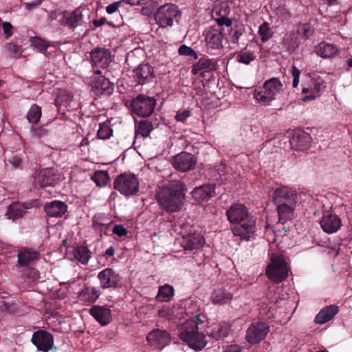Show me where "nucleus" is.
Instances as JSON below:
<instances>
[{
  "mask_svg": "<svg viewBox=\"0 0 352 352\" xmlns=\"http://www.w3.org/2000/svg\"><path fill=\"white\" fill-rule=\"evenodd\" d=\"M185 186L181 181H173L160 188L155 198L160 207L169 212L182 209L185 199Z\"/></svg>",
  "mask_w": 352,
  "mask_h": 352,
  "instance_id": "obj_1",
  "label": "nucleus"
},
{
  "mask_svg": "<svg viewBox=\"0 0 352 352\" xmlns=\"http://www.w3.org/2000/svg\"><path fill=\"white\" fill-rule=\"evenodd\" d=\"M203 321L199 316L187 321L182 328L180 339L195 351L202 350L206 345L207 341L205 335L199 331V324Z\"/></svg>",
  "mask_w": 352,
  "mask_h": 352,
  "instance_id": "obj_2",
  "label": "nucleus"
},
{
  "mask_svg": "<svg viewBox=\"0 0 352 352\" xmlns=\"http://www.w3.org/2000/svg\"><path fill=\"white\" fill-rule=\"evenodd\" d=\"M283 92V85L278 78H271L263 85V89L254 91V98L261 105L268 106Z\"/></svg>",
  "mask_w": 352,
  "mask_h": 352,
  "instance_id": "obj_3",
  "label": "nucleus"
},
{
  "mask_svg": "<svg viewBox=\"0 0 352 352\" xmlns=\"http://www.w3.org/2000/svg\"><path fill=\"white\" fill-rule=\"evenodd\" d=\"M267 278L274 283L283 281L289 274V267L282 255L273 254L266 267Z\"/></svg>",
  "mask_w": 352,
  "mask_h": 352,
  "instance_id": "obj_4",
  "label": "nucleus"
},
{
  "mask_svg": "<svg viewBox=\"0 0 352 352\" xmlns=\"http://www.w3.org/2000/svg\"><path fill=\"white\" fill-rule=\"evenodd\" d=\"M82 16V10L80 7L72 12L56 10L51 11L49 14V18L51 21L56 20L60 24L70 28L80 25L83 22Z\"/></svg>",
  "mask_w": 352,
  "mask_h": 352,
  "instance_id": "obj_5",
  "label": "nucleus"
},
{
  "mask_svg": "<svg viewBox=\"0 0 352 352\" xmlns=\"http://www.w3.org/2000/svg\"><path fill=\"white\" fill-rule=\"evenodd\" d=\"M180 16L181 12L178 6L173 3L160 6L155 14V21L162 28L173 26L174 21H178Z\"/></svg>",
  "mask_w": 352,
  "mask_h": 352,
  "instance_id": "obj_6",
  "label": "nucleus"
},
{
  "mask_svg": "<svg viewBox=\"0 0 352 352\" xmlns=\"http://www.w3.org/2000/svg\"><path fill=\"white\" fill-rule=\"evenodd\" d=\"M114 187L120 193L129 196L138 192L139 181L132 174H122L114 182Z\"/></svg>",
  "mask_w": 352,
  "mask_h": 352,
  "instance_id": "obj_7",
  "label": "nucleus"
},
{
  "mask_svg": "<svg viewBox=\"0 0 352 352\" xmlns=\"http://www.w3.org/2000/svg\"><path fill=\"white\" fill-rule=\"evenodd\" d=\"M156 101L153 97L139 95L131 102L132 111L140 116H149L153 111Z\"/></svg>",
  "mask_w": 352,
  "mask_h": 352,
  "instance_id": "obj_8",
  "label": "nucleus"
},
{
  "mask_svg": "<svg viewBox=\"0 0 352 352\" xmlns=\"http://www.w3.org/2000/svg\"><path fill=\"white\" fill-rule=\"evenodd\" d=\"M326 88V82L321 76L314 74L312 75L308 87L302 88V93L308 94L303 98L304 101L313 100L320 96Z\"/></svg>",
  "mask_w": 352,
  "mask_h": 352,
  "instance_id": "obj_9",
  "label": "nucleus"
},
{
  "mask_svg": "<svg viewBox=\"0 0 352 352\" xmlns=\"http://www.w3.org/2000/svg\"><path fill=\"white\" fill-rule=\"evenodd\" d=\"M273 198L275 204L296 206L298 202L296 191L286 186L277 188L274 192Z\"/></svg>",
  "mask_w": 352,
  "mask_h": 352,
  "instance_id": "obj_10",
  "label": "nucleus"
},
{
  "mask_svg": "<svg viewBox=\"0 0 352 352\" xmlns=\"http://www.w3.org/2000/svg\"><path fill=\"white\" fill-rule=\"evenodd\" d=\"M61 179V175L53 168L42 169L35 178L36 184L42 187L54 186Z\"/></svg>",
  "mask_w": 352,
  "mask_h": 352,
  "instance_id": "obj_11",
  "label": "nucleus"
},
{
  "mask_svg": "<svg viewBox=\"0 0 352 352\" xmlns=\"http://www.w3.org/2000/svg\"><path fill=\"white\" fill-rule=\"evenodd\" d=\"M172 164L177 170L185 172L195 168L197 159L189 153L182 152L174 157Z\"/></svg>",
  "mask_w": 352,
  "mask_h": 352,
  "instance_id": "obj_12",
  "label": "nucleus"
},
{
  "mask_svg": "<svg viewBox=\"0 0 352 352\" xmlns=\"http://www.w3.org/2000/svg\"><path fill=\"white\" fill-rule=\"evenodd\" d=\"M269 331V327L264 322L251 324L246 332V340L250 344H256L263 340Z\"/></svg>",
  "mask_w": 352,
  "mask_h": 352,
  "instance_id": "obj_13",
  "label": "nucleus"
},
{
  "mask_svg": "<svg viewBox=\"0 0 352 352\" xmlns=\"http://www.w3.org/2000/svg\"><path fill=\"white\" fill-rule=\"evenodd\" d=\"M32 342L38 350L48 352L53 346L54 338L49 332L40 330L32 335Z\"/></svg>",
  "mask_w": 352,
  "mask_h": 352,
  "instance_id": "obj_14",
  "label": "nucleus"
},
{
  "mask_svg": "<svg viewBox=\"0 0 352 352\" xmlns=\"http://www.w3.org/2000/svg\"><path fill=\"white\" fill-rule=\"evenodd\" d=\"M205 42L209 49H219L222 47L223 35L221 28L209 27L204 31Z\"/></svg>",
  "mask_w": 352,
  "mask_h": 352,
  "instance_id": "obj_15",
  "label": "nucleus"
},
{
  "mask_svg": "<svg viewBox=\"0 0 352 352\" xmlns=\"http://www.w3.org/2000/svg\"><path fill=\"white\" fill-rule=\"evenodd\" d=\"M146 340L151 347L162 349L170 342V338L167 331L157 329L151 331Z\"/></svg>",
  "mask_w": 352,
  "mask_h": 352,
  "instance_id": "obj_16",
  "label": "nucleus"
},
{
  "mask_svg": "<svg viewBox=\"0 0 352 352\" xmlns=\"http://www.w3.org/2000/svg\"><path fill=\"white\" fill-rule=\"evenodd\" d=\"M226 215L228 221L234 225L242 223L249 218L247 208L241 204H232L227 210Z\"/></svg>",
  "mask_w": 352,
  "mask_h": 352,
  "instance_id": "obj_17",
  "label": "nucleus"
},
{
  "mask_svg": "<svg viewBox=\"0 0 352 352\" xmlns=\"http://www.w3.org/2000/svg\"><path fill=\"white\" fill-rule=\"evenodd\" d=\"M98 278L102 288L116 287L120 281V276L111 268H106L98 273Z\"/></svg>",
  "mask_w": 352,
  "mask_h": 352,
  "instance_id": "obj_18",
  "label": "nucleus"
},
{
  "mask_svg": "<svg viewBox=\"0 0 352 352\" xmlns=\"http://www.w3.org/2000/svg\"><path fill=\"white\" fill-rule=\"evenodd\" d=\"M291 146L297 151L307 150L311 142L310 135L303 131H296L290 139Z\"/></svg>",
  "mask_w": 352,
  "mask_h": 352,
  "instance_id": "obj_19",
  "label": "nucleus"
},
{
  "mask_svg": "<svg viewBox=\"0 0 352 352\" xmlns=\"http://www.w3.org/2000/svg\"><path fill=\"white\" fill-rule=\"evenodd\" d=\"M255 223L252 219H247L242 223H236L232 228V233L243 239L248 240L254 232Z\"/></svg>",
  "mask_w": 352,
  "mask_h": 352,
  "instance_id": "obj_20",
  "label": "nucleus"
},
{
  "mask_svg": "<svg viewBox=\"0 0 352 352\" xmlns=\"http://www.w3.org/2000/svg\"><path fill=\"white\" fill-rule=\"evenodd\" d=\"M204 243L203 236L199 233H190L185 235L181 240V245L185 250H193L201 248Z\"/></svg>",
  "mask_w": 352,
  "mask_h": 352,
  "instance_id": "obj_21",
  "label": "nucleus"
},
{
  "mask_svg": "<svg viewBox=\"0 0 352 352\" xmlns=\"http://www.w3.org/2000/svg\"><path fill=\"white\" fill-rule=\"evenodd\" d=\"M94 72L97 76L94 78L92 81V89L96 90L97 94L111 93L113 89V85L109 80L101 75V72L99 69L96 70Z\"/></svg>",
  "mask_w": 352,
  "mask_h": 352,
  "instance_id": "obj_22",
  "label": "nucleus"
},
{
  "mask_svg": "<svg viewBox=\"0 0 352 352\" xmlns=\"http://www.w3.org/2000/svg\"><path fill=\"white\" fill-rule=\"evenodd\" d=\"M17 258V263L21 267H25L38 260L39 253L31 249L22 248L19 250Z\"/></svg>",
  "mask_w": 352,
  "mask_h": 352,
  "instance_id": "obj_23",
  "label": "nucleus"
},
{
  "mask_svg": "<svg viewBox=\"0 0 352 352\" xmlns=\"http://www.w3.org/2000/svg\"><path fill=\"white\" fill-rule=\"evenodd\" d=\"M89 314L102 325H107L111 320V310L105 307L94 306Z\"/></svg>",
  "mask_w": 352,
  "mask_h": 352,
  "instance_id": "obj_24",
  "label": "nucleus"
},
{
  "mask_svg": "<svg viewBox=\"0 0 352 352\" xmlns=\"http://www.w3.org/2000/svg\"><path fill=\"white\" fill-rule=\"evenodd\" d=\"M67 205L60 201H53L45 206V211L50 217H60L67 211Z\"/></svg>",
  "mask_w": 352,
  "mask_h": 352,
  "instance_id": "obj_25",
  "label": "nucleus"
},
{
  "mask_svg": "<svg viewBox=\"0 0 352 352\" xmlns=\"http://www.w3.org/2000/svg\"><path fill=\"white\" fill-rule=\"evenodd\" d=\"M315 53L322 58H331L338 54V49L333 44L322 41L315 46Z\"/></svg>",
  "mask_w": 352,
  "mask_h": 352,
  "instance_id": "obj_26",
  "label": "nucleus"
},
{
  "mask_svg": "<svg viewBox=\"0 0 352 352\" xmlns=\"http://www.w3.org/2000/svg\"><path fill=\"white\" fill-rule=\"evenodd\" d=\"M320 225L324 232L333 233L340 228L341 221L336 215L329 214L323 216Z\"/></svg>",
  "mask_w": 352,
  "mask_h": 352,
  "instance_id": "obj_27",
  "label": "nucleus"
},
{
  "mask_svg": "<svg viewBox=\"0 0 352 352\" xmlns=\"http://www.w3.org/2000/svg\"><path fill=\"white\" fill-rule=\"evenodd\" d=\"M233 294L225 289H215L211 295L210 299L214 305H223L231 302Z\"/></svg>",
  "mask_w": 352,
  "mask_h": 352,
  "instance_id": "obj_28",
  "label": "nucleus"
},
{
  "mask_svg": "<svg viewBox=\"0 0 352 352\" xmlns=\"http://www.w3.org/2000/svg\"><path fill=\"white\" fill-rule=\"evenodd\" d=\"M214 194V187L212 185H204L196 188L192 192V197L197 201L209 199Z\"/></svg>",
  "mask_w": 352,
  "mask_h": 352,
  "instance_id": "obj_29",
  "label": "nucleus"
},
{
  "mask_svg": "<svg viewBox=\"0 0 352 352\" xmlns=\"http://www.w3.org/2000/svg\"><path fill=\"white\" fill-rule=\"evenodd\" d=\"M30 208L31 204H21L19 203H13L9 206L6 215L8 217L9 219L14 221L16 219L23 217L25 214V209Z\"/></svg>",
  "mask_w": 352,
  "mask_h": 352,
  "instance_id": "obj_30",
  "label": "nucleus"
},
{
  "mask_svg": "<svg viewBox=\"0 0 352 352\" xmlns=\"http://www.w3.org/2000/svg\"><path fill=\"white\" fill-rule=\"evenodd\" d=\"M338 311L336 305H329L322 309L316 316L314 321L318 324H324L331 320Z\"/></svg>",
  "mask_w": 352,
  "mask_h": 352,
  "instance_id": "obj_31",
  "label": "nucleus"
},
{
  "mask_svg": "<svg viewBox=\"0 0 352 352\" xmlns=\"http://www.w3.org/2000/svg\"><path fill=\"white\" fill-rule=\"evenodd\" d=\"M73 96L67 90L59 89L56 94L55 100V104L58 111H60L61 107L68 108L71 107Z\"/></svg>",
  "mask_w": 352,
  "mask_h": 352,
  "instance_id": "obj_32",
  "label": "nucleus"
},
{
  "mask_svg": "<svg viewBox=\"0 0 352 352\" xmlns=\"http://www.w3.org/2000/svg\"><path fill=\"white\" fill-rule=\"evenodd\" d=\"M139 83L144 84L153 77V69L148 64H141L135 70Z\"/></svg>",
  "mask_w": 352,
  "mask_h": 352,
  "instance_id": "obj_33",
  "label": "nucleus"
},
{
  "mask_svg": "<svg viewBox=\"0 0 352 352\" xmlns=\"http://www.w3.org/2000/svg\"><path fill=\"white\" fill-rule=\"evenodd\" d=\"M91 60L95 65L105 67L109 63L108 51L105 49H97L91 54Z\"/></svg>",
  "mask_w": 352,
  "mask_h": 352,
  "instance_id": "obj_34",
  "label": "nucleus"
},
{
  "mask_svg": "<svg viewBox=\"0 0 352 352\" xmlns=\"http://www.w3.org/2000/svg\"><path fill=\"white\" fill-rule=\"evenodd\" d=\"M109 224L110 220L107 215L100 214H96L93 217L92 226L100 235L103 232H105L106 229Z\"/></svg>",
  "mask_w": 352,
  "mask_h": 352,
  "instance_id": "obj_35",
  "label": "nucleus"
},
{
  "mask_svg": "<svg viewBox=\"0 0 352 352\" xmlns=\"http://www.w3.org/2000/svg\"><path fill=\"white\" fill-rule=\"evenodd\" d=\"M277 211L279 216V220L286 221L290 220L294 216V212L296 206L287 205L283 204H276Z\"/></svg>",
  "mask_w": 352,
  "mask_h": 352,
  "instance_id": "obj_36",
  "label": "nucleus"
},
{
  "mask_svg": "<svg viewBox=\"0 0 352 352\" xmlns=\"http://www.w3.org/2000/svg\"><path fill=\"white\" fill-rule=\"evenodd\" d=\"M175 290L173 286L166 284L160 286L156 296V300L159 302H168L173 297Z\"/></svg>",
  "mask_w": 352,
  "mask_h": 352,
  "instance_id": "obj_37",
  "label": "nucleus"
},
{
  "mask_svg": "<svg viewBox=\"0 0 352 352\" xmlns=\"http://www.w3.org/2000/svg\"><path fill=\"white\" fill-rule=\"evenodd\" d=\"M217 68V63L214 60L202 58L199 60L194 66L192 71L195 74L196 69H204L206 71H214Z\"/></svg>",
  "mask_w": 352,
  "mask_h": 352,
  "instance_id": "obj_38",
  "label": "nucleus"
},
{
  "mask_svg": "<svg viewBox=\"0 0 352 352\" xmlns=\"http://www.w3.org/2000/svg\"><path fill=\"white\" fill-rule=\"evenodd\" d=\"M258 34L263 43L269 41L273 36L274 32L267 22L263 23L258 28Z\"/></svg>",
  "mask_w": 352,
  "mask_h": 352,
  "instance_id": "obj_39",
  "label": "nucleus"
},
{
  "mask_svg": "<svg viewBox=\"0 0 352 352\" xmlns=\"http://www.w3.org/2000/svg\"><path fill=\"white\" fill-rule=\"evenodd\" d=\"M244 31V25L241 23L236 24L232 27L229 32V39L230 42L233 43H238Z\"/></svg>",
  "mask_w": 352,
  "mask_h": 352,
  "instance_id": "obj_40",
  "label": "nucleus"
},
{
  "mask_svg": "<svg viewBox=\"0 0 352 352\" xmlns=\"http://www.w3.org/2000/svg\"><path fill=\"white\" fill-rule=\"evenodd\" d=\"M41 116V108L36 105L33 104L31 106L30 110L27 113V119L30 123H37Z\"/></svg>",
  "mask_w": 352,
  "mask_h": 352,
  "instance_id": "obj_41",
  "label": "nucleus"
},
{
  "mask_svg": "<svg viewBox=\"0 0 352 352\" xmlns=\"http://www.w3.org/2000/svg\"><path fill=\"white\" fill-rule=\"evenodd\" d=\"M153 130V125L151 122L147 120L141 121L136 129V135H140L142 138H146L149 135L151 131Z\"/></svg>",
  "mask_w": 352,
  "mask_h": 352,
  "instance_id": "obj_42",
  "label": "nucleus"
},
{
  "mask_svg": "<svg viewBox=\"0 0 352 352\" xmlns=\"http://www.w3.org/2000/svg\"><path fill=\"white\" fill-rule=\"evenodd\" d=\"M91 179L98 186H103L107 184L109 180V174L104 170H98L91 176Z\"/></svg>",
  "mask_w": 352,
  "mask_h": 352,
  "instance_id": "obj_43",
  "label": "nucleus"
},
{
  "mask_svg": "<svg viewBox=\"0 0 352 352\" xmlns=\"http://www.w3.org/2000/svg\"><path fill=\"white\" fill-rule=\"evenodd\" d=\"M22 276L28 282L34 283L39 280L40 273L34 267H28L23 272Z\"/></svg>",
  "mask_w": 352,
  "mask_h": 352,
  "instance_id": "obj_44",
  "label": "nucleus"
},
{
  "mask_svg": "<svg viewBox=\"0 0 352 352\" xmlns=\"http://www.w3.org/2000/svg\"><path fill=\"white\" fill-rule=\"evenodd\" d=\"M112 134V130L109 126V122L105 121L99 124V129L98 130L97 135L98 138L105 140Z\"/></svg>",
  "mask_w": 352,
  "mask_h": 352,
  "instance_id": "obj_45",
  "label": "nucleus"
},
{
  "mask_svg": "<svg viewBox=\"0 0 352 352\" xmlns=\"http://www.w3.org/2000/svg\"><path fill=\"white\" fill-rule=\"evenodd\" d=\"M256 58L255 54L248 50H242L236 55V59L239 63L248 65Z\"/></svg>",
  "mask_w": 352,
  "mask_h": 352,
  "instance_id": "obj_46",
  "label": "nucleus"
},
{
  "mask_svg": "<svg viewBox=\"0 0 352 352\" xmlns=\"http://www.w3.org/2000/svg\"><path fill=\"white\" fill-rule=\"evenodd\" d=\"M74 256L77 261L82 264L88 263V249L86 247H78L74 250Z\"/></svg>",
  "mask_w": 352,
  "mask_h": 352,
  "instance_id": "obj_47",
  "label": "nucleus"
},
{
  "mask_svg": "<svg viewBox=\"0 0 352 352\" xmlns=\"http://www.w3.org/2000/svg\"><path fill=\"white\" fill-rule=\"evenodd\" d=\"M31 45L36 48L40 52L45 51L50 46V43L42 38L35 36L30 40Z\"/></svg>",
  "mask_w": 352,
  "mask_h": 352,
  "instance_id": "obj_48",
  "label": "nucleus"
},
{
  "mask_svg": "<svg viewBox=\"0 0 352 352\" xmlns=\"http://www.w3.org/2000/svg\"><path fill=\"white\" fill-rule=\"evenodd\" d=\"M314 28L308 24H302L298 28V34L306 38H310L314 34Z\"/></svg>",
  "mask_w": 352,
  "mask_h": 352,
  "instance_id": "obj_49",
  "label": "nucleus"
},
{
  "mask_svg": "<svg viewBox=\"0 0 352 352\" xmlns=\"http://www.w3.org/2000/svg\"><path fill=\"white\" fill-rule=\"evenodd\" d=\"M178 52L182 56H193L195 59L197 58V54L196 52L192 48L185 45H182L179 47Z\"/></svg>",
  "mask_w": 352,
  "mask_h": 352,
  "instance_id": "obj_50",
  "label": "nucleus"
},
{
  "mask_svg": "<svg viewBox=\"0 0 352 352\" xmlns=\"http://www.w3.org/2000/svg\"><path fill=\"white\" fill-rule=\"evenodd\" d=\"M1 28L3 29L6 38L8 39L12 36L13 26L10 22H1Z\"/></svg>",
  "mask_w": 352,
  "mask_h": 352,
  "instance_id": "obj_51",
  "label": "nucleus"
},
{
  "mask_svg": "<svg viewBox=\"0 0 352 352\" xmlns=\"http://www.w3.org/2000/svg\"><path fill=\"white\" fill-rule=\"evenodd\" d=\"M223 328L219 324H215L212 327V329L210 333V335L215 339H219L224 336L225 334L222 333Z\"/></svg>",
  "mask_w": 352,
  "mask_h": 352,
  "instance_id": "obj_52",
  "label": "nucleus"
},
{
  "mask_svg": "<svg viewBox=\"0 0 352 352\" xmlns=\"http://www.w3.org/2000/svg\"><path fill=\"white\" fill-rule=\"evenodd\" d=\"M173 314L172 309L168 306H163L158 311V315L160 318L169 319Z\"/></svg>",
  "mask_w": 352,
  "mask_h": 352,
  "instance_id": "obj_53",
  "label": "nucleus"
},
{
  "mask_svg": "<svg viewBox=\"0 0 352 352\" xmlns=\"http://www.w3.org/2000/svg\"><path fill=\"white\" fill-rule=\"evenodd\" d=\"M190 116V111L189 110H183L178 111L175 115V119L178 122H184Z\"/></svg>",
  "mask_w": 352,
  "mask_h": 352,
  "instance_id": "obj_54",
  "label": "nucleus"
},
{
  "mask_svg": "<svg viewBox=\"0 0 352 352\" xmlns=\"http://www.w3.org/2000/svg\"><path fill=\"white\" fill-rule=\"evenodd\" d=\"M217 23L218 25L219 28H221V26L226 25V27H230L232 25L231 19L222 16L216 19Z\"/></svg>",
  "mask_w": 352,
  "mask_h": 352,
  "instance_id": "obj_55",
  "label": "nucleus"
},
{
  "mask_svg": "<svg viewBox=\"0 0 352 352\" xmlns=\"http://www.w3.org/2000/svg\"><path fill=\"white\" fill-rule=\"evenodd\" d=\"M113 232L121 237L125 236L127 233L126 230L122 225H116L113 229Z\"/></svg>",
  "mask_w": 352,
  "mask_h": 352,
  "instance_id": "obj_56",
  "label": "nucleus"
},
{
  "mask_svg": "<svg viewBox=\"0 0 352 352\" xmlns=\"http://www.w3.org/2000/svg\"><path fill=\"white\" fill-rule=\"evenodd\" d=\"M41 3V0H35L30 3H24L25 8L27 10H32L37 8Z\"/></svg>",
  "mask_w": 352,
  "mask_h": 352,
  "instance_id": "obj_57",
  "label": "nucleus"
},
{
  "mask_svg": "<svg viewBox=\"0 0 352 352\" xmlns=\"http://www.w3.org/2000/svg\"><path fill=\"white\" fill-rule=\"evenodd\" d=\"M100 291L96 288H92L91 294H89V302H95L100 296Z\"/></svg>",
  "mask_w": 352,
  "mask_h": 352,
  "instance_id": "obj_58",
  "label": "nucleus"
},
{
  "mask_svg": "<svg viewBox=\"0 0 352 352\" xmlns=\"http://www.w3.org/2000/svg\"><path fill=\"white\" fill-rule=\"evenodd\" d=\"M119 2H115L109 5L106 8L107 12L109 14L114 13L116 11L118 10L119 8Z\"/></svg>",
  "mask_w": 352,
  "mask_h": 352,
  "instance_id": "obj_59",
  "label": "nucleus"
},
{
  "mask_svg": "<svg viewBox=\"0 0 352 352\" xmlns=\"http://www.w3.org/2000/svg\"><path fill=\"white\" fill-rule=\"evenodd\" d=\"M6 50L8 52L16 54L19 52V47L13 43H8L6 45Z\"/></svg>",
  "mask_w": 352,
  "mask_h": 352,
  "instance_id": "obj_60",
  "label": "nucleus"
},
{
  "mask_svg": "<svg viewBox=\"0 0 352 352\" xmlns=\"http://www.w3.org/2000/svg\"><path fill=\"white\" fill-rule=\"evenodd\" d=\"M8 161L13 166L14 168H17L21 164V159L16 156H13Z\"/></svg>",
  "mask_w": 352,
  "mask_h": 352,
  "instance_id": "obj_61",
  "label": "nucleus"
},
{
  "mask_svg": "<svg viewBox=\"0 0 352 352\" xmlns=\"http://www.w3.org/2000/svg\"><path fill=\"white\" fill-rule=\"evenodd\" d=\"M46 133L47 131L43 129H35L33 131V135L37 138H41Z\"/></svg>",
  "mask_w": 352,
  "mask_h": 352,
  "instance_id": "obj_62",
  "label": "nucleus"
},
{
  "mask_svg": "<svg viewBox=\"0 0 352 352\" xmlns=\"http://www.w3.org/2000/svg\"><path fill=\"white\" fill-rule=\"evenodd\" d=\"M223 352H241V349L238 345H231L228 346Z\"/></svg>",
  "mask_w": 352,
  "mask_h": 352,
  "instance_id": "obj_63",
  "label": "nucleus"
},
{
  "mask_svg": "<svg viewBox=\"0 0 352 352\" xmlns=\"http://www.w3.org/2000/svg\"><path fill=\"white\" fill-rule=\"evenodd\" d=\"M292 76H293L294 78H300V72L296 67H295V66L292 67Z\"/></svg>",
  "mask_w": 352,
  "mask_h": 352,
  "instance_id": "obj_64",
  "label": "nucleus"
}]
</instances>
